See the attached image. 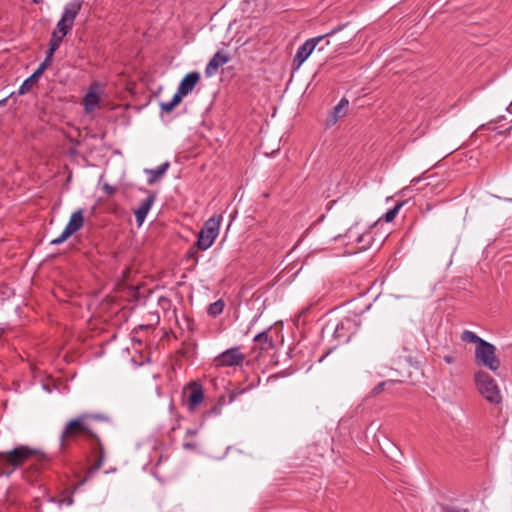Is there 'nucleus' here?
<instances>
[{"label":"nucleus","mask_w":512,"mask_h":512,"mask_svg":"<svg viewBox=\"0 0 512 512\" xmlns=\"http://www.w3.org/2000/svg\"><path fill=\"white\" fill-rule=\"evenodd\" d=\"M105 419L104 416L99 414L81 413L65 424L60 435L62 446L76 440H84L88 443L92 461L88 469L89 475L98 471L102 467L105 459L104 446L95 428L96 422Z\"/></svg>","instance_id":"1"},{"label":"nucleus","mask_w":512,"mask_h":512,"mask_svg":"<svg viewBox=\"0 0 512 512\" xmlns=\"http://www.w3.org/2000/svg\"><path fill=\"white\" fill-rule=\"evenodd\" d=\"M38 451L25 445L12 450L0 452V476L9 477L18 468L34 456Z\"/></svg>","instance_id":"2"},{"label":"nucleus","mask_w":512,"mask_h":512,"mask_svg":"<svg viewBox=\"0 0 512 512\" xmlns=\"http://www.w3.org/2000/svg\"><path fill=\"white\" fill-rule=\"evenodd\" d=\"M475 386L481 396L489 403L499 405L502 395L496 380L487 372L479 370L474 374Z\"/></svg>","instance_id":"3"},{"label":"nucleus","mask_w":512,"mask_h":512,"mask_svg":"<svg viewBox=\"0 0 512 512\" xmlns=\"http://www.w3.org/2000/svg\"><path fill=\"white\" fill-rule=\"evenodd\" d=\"M475 362L479 366H483L494 373H496L501 366V361L496 355V347L487 341H482L480 346H476Z\"/></svg>","instance_id":"4"},{"label":"nucleus","mask_w":512,"mask_h":512,"mask_svg":"<svg viewBox=\"0 0 512 512\" xmlns=\"http://www.w3.org/2000/svg\"><path fill=\"white\" fill-rule=\"evenodd\" d=\"M221 222V215H214L205 221L202 229L199 231L198 240L196 242V245L199 249L207 250L213 245L219 234Z\"/></svg>","instance_id":"5"},{"label":"nucleus","mask_w":512,"mask_h":512,"mask_svg":"<svg viewBox=\"0 0 512 512\" xmlns=\"http://www.w3.org/2000/svg\"><path fill=\"white\" fill-rule=\"evenodd\" d=\"M342 29V26H338L334 29H332L330 32H328L325 35H320L317 37L309 38L307 39L298 49L297 52L292 60V66L294 69H298L312 54V52L315 50L317 45L328 36H332L336 34L338 31Z\"/></svg>","instance_id":"6"},{"label":"nucleus","mask_w":512,"mask_h":512,"mask_svg":"<svg viewBox=\"0 0 512 512\" xmlns=\"http://www.w3.org/2000/svg\"><path fill=\"white\" fill-rule=\"evenodd\" d=\"M245 360L240 347H231L215 357L214 363L216 367H241Z\"/></svg>","instance_id":"7"},{"label":"nucleus","mask_w":512,"mask_h":512,"mask_svg":"<svg viewBox=\"0 0 512 512\" xmlns=\"http://www.w3.org/2000/svg\"><path fill=\"white\" fill-rule=\"evenodd\" d=\"M83 209H78L73 212L69 222L65 226L64 230L57 238L51 241L52 245H59L65 242L71 235L80 230L84 224Z\"/></svg>","instance_id":"8"},{"label":"nucleus","mask_w":512,"mask_h":512,"mask_svg":"<svg viewBox=\"0 0 512 512\" xmlns=\"http://www.w3.org/2000/svg\"><path fill=\"white\" fill-rule=\"evenodd\" d=\"M185 405L189 412H194L204 400V391L197 382L190 383L184 389Z\"/></svg>","instance_id":"9"},{"label":"nucleus","mask_w":512,"mask_h":512,"mask_svg":"<svg viewBox=\"0 0 512 512\" xmlns=\"http://www.w3.org/2000/svg\"><path fill=\"white\" fill-rule=\"evenodd\" d=\"M356 331V323L351 318H344L334 328L333 336L338 344L347 343Z\"/></svg>","instance_id":"10"},{"label":"nucleus","mask_w":512,"mask_h":512,"mask_svg":"<svg viewBox=\"0 0 512 512\" xmlns=\"http://www.w3.org/2000/svg\"><path fill=\"white\" fill-rule=\"evenodd\" d=\"M101 92L100 83L93 82L90 85L89 90L83 100L84 109L87 113L93 112L98 107Z\"/></svg>","instance_id":"11"},{"label":"nucleus","mask_w":512,"mask_h":512,"mask_svg":"<svg viewBox=\"0 0 512 512\" xmlns=\"http://www.w3.org/2000/svg\"><path fill=\"white\" fill-rule=\"evenodd\" d=\"M229 60L230 56L227 53L217 51L206 65L205 75L207 77L214 76L218 72L219 68L228 63Z\"/></svg>","instance_id":"12"},{"label":"nucleus","mask_w":512,"mask_h":512,"mask_svg":"<svg viewBox=\"0 0 512 512\" xmlns=\"http://www.w3.org/2000/svg\"><path fill=\"white\" fill-rule=\"evenodd\" d=\"M199 81L200 74L196 71L190 72L181 80L177 90L180 91L181 94L187 96L194 90Z\"/></svg>","instance_id":"13"},{"label":"nucleus","mask_w":512,"mask_h":512,"mask_svg":"<svg viewBox=\"0 0 512 512\" xmlns=\"http://www.w3.org/2000/svg\"><path fill=\"white\" fill-rule=\"evenodd\" d=\"M82 3L80 0H72L68 2L63 10V14L61 18L63 19V22H70L74 25V21L81 11Z\"/></svg>","instance_id":"14"},{"label":"nucleus","mask_w":512,"mask_h":512,"mask_svg":"<svg viewBox=\"0 0 512 512\" xmlns=\"http://www.w3.org/2000/svg\"><path fill=\"white\" fill-rule=\"evenodd\" d=\"M154 201L155 196L153 194H150L144 200L141 201L139 207L134 211L136 222L138 223L139 226L143 224Z\"/></svg>","instance_id":"15"},{"label":"nucleus","mask_w":512,"mask_h":512,"mask_svg":"<svg viewBox=\"0 0 512 512\" xmlns=\"http://www.w3.org/2000/svg\"><path fill=\"white\" fill-rule=\"evenodd\" d=\"M273 347V341L266 331H263L254 337V349H258L260 352H263L271 350Z\"/></svg>","instance_id":"16"},{"label":"nucleus","mask_w":512,"mask_h":512,"mask_svg":"<svg viewBox=\"0 0 512 512\" xmlns=\"http://www.w3.org/2000/svg\"><path fill=\"white\" fill-rule=\"evenodd\" d=\"M169 166H170L169 162H165L155 169H147L146 173L149 176L148 183L152 184V183L156 182L157 180H159L166 173Z\"/></svg>","instance_id":"17"},{"label":"nucleus","mask_w":512,"mask_h":512,"mask_svg":"<svg viewBox=\"0 0 512 512\" xmlns=\"http://www.w3.org/2000/svg\"><path fill=\"white\" fill-rule=\"evenodd\" d=\"M40 79V76L35 71L30 75L24 82L21 84V86L18 89L19 95H24L28 93L33 86L38 82Z\"/></svg>","instance_id":"18"},{"label":"nucleus","mask_w":512,"mask_h":512,"mask_svg":"<svg viewBox=\"0 0 512 512\" xmlns=\"http://www.w3.org/2000/svg\"><path fill=\"white\" fill-rule=\"evenodd\" d=\"M460 338L463 342L474 343L476 344V346H480V343L482 341H485L484 339L480 338L476 333L470 330H464L461 333Z\"/></svg>","instance_id":"19"},{"label":"nucleus","mask_w":512,"mask_h":512,"mask_svg":"<svg viewBox=\"0 0 512 512\" xmlns=\"http://www.w3.org/2000/svg\"><path fill=\"white\" fill-rule=\"evenodd\" d=\"M64 37L65 36H61V34L53 31L52 35H51V38H50V41H49V48H48L47 52H51V54L54 55L56 50L61 45Z\"/></svg>","instance_id":"20"},{"label":"nucleus","mask_w":512,"mask_h":512,"mask_svg":"<svg viewBox=\"0 0 512 512\" xmlns=\"http://www.w3.org/2000/svg\"><path fill=\"white\" fill-rule=\"evenodd\" d=\"M348 100L345 99V98H342L339 103L334 107V111H333V114H334V119H333V123H335L337 121V119L339 117H342L345 115L346 113V109L348 107Z\"/></svg>","instance_id":"21"},{"label":"nucleus","mask_w":512,"mask_h":512,"mask_svg":"<svg viewBox=\"0 0 512 512\" xmlns=\"http://www.w3.org/2000/svg\"><path fill=\"white\" fill-rule=\"evenodd\" d=\"M404 204V201L398 202L392 209H389L381 219H384L386 222L393 221Z\"/></svg>","instance_id":"22"},{"label":"nucleus","mask_w":512,"mask_h":512,"mask_svg":"<svg viewBox=\"0 0 512 512\" xmlns=\"http://www.w3.org/2000/svg\"><path fill=\"white\" fill-rule=\"evenodd\" d=\"M224 306L225 304L222 300H217L216 302L209 305L207 310L208 314L210 316L216 317L223 312Z\"/></svg>","instance_id":"23"},{"label":"nucleus","mask_w":512,"mask_h":512,"mask_svg":"<svg viewBox=\"0 0 512 512\" xmlns=\"http://www.w3.org/2000/svg\"><path fill=\"white\" fill-rule=\"evenodd\" d=\"M72 27L73 24L70 22H63V19L60 18L54 31L61 34V36H66L71 31Z\"/></svg>","instance_id":"24"},{"label":"nucleus","mask_w":512,"mask_h":512,"mask_svg":"<svg viewBox=\"0 0 512 512\" xmlns=\"http://www.w3.org/2000/svg\"><path fill=\"white\" fill-rule=\"evenodd\" d=\"M53 54L51 52H46V56L44 61L39 65V67L35 70L36 73L41 77L44 71L51 65L53 61Z\"/></svg>","instance_id":"25"},{"label":"nucleus","mask_w":512,"mask_h":512,"mask_svg":"<svg viewBox=\"0 0 512 512\" xmlns=\"http://www.w3.org/2000/svg\"><path fill=\"white\" fill-rule=\"evenodd\" d=\"M182 447L186 451H197L198 450V443L195 440H192L190 438L186 439L184 438V441L182 443Z\"/></svg>","instance_id":"26"},{"label":"nucleus","mask_w":512,"mask_h":512,"mask_svg":"<svg viewBox=\"0 0 512 512\" xmlns=\"http://www.w3.org/2000/svg\"><path fill=\"white\" fill-rule=\"evenodd\" d=\"M62 499L59 500V504H66L68 506L72 505L73 504V496H72V492H70L69 490H65L62 494Z\"/></svg>","instance_id":"27"},{"label":"nucleus","mask_w":512,"mask_h":512,"mask_svg":"<svg viewBox=\"0 0 512 512\" xmlns=\"http://www.w3.org/2000/svg\"><path fill=\"white\" fill-rule=\"evenodd\" d=\"M175 107L176 106L173 104L172 100L160 103L161 111L167 114L171 113Z\"/></svg>","instance_id":"28"},{"label":"nucleus","mask_w":512,"mask_h":512,"mask_svg":"<svg viewBox=\"0 0 512 512\" xmlns=\"http://www.w3.org/2000/svg\"><path fill=\"white\" fill-rule=\"evenodd\" d=\"M443 512H470L468 509L465 508H457L453 506H445L443 507Z\"/></svg>","instance_id":"29"},{"label":"nucleus","mask_w":512,"mask_h":512,"mask_svg":"<svg viewBox=\"0 0 512 512\" xmlns=\"http://www.w3.org/2000/svg\"><path fill=\"white\" fill-rule=\"evenodd\" d=\"M185 97V95L181 94L180 91L177 90V92L172 97V102L175 106L179 105L182 101V98Z\"/></svg>","instance_id":"30"},{"label":"nucleus","mask_w":512,"mask_h":512,"mask_svg":"<svg viewBox=\"0 0 512 512\" xmlns=\"http://www.w3.org/2000/svg\"><path fill=\"white\" fill-rule=\"evenodd\" d=\"M198 435V429H187L186 432H185V436L184 438L188 439H192L194 440V438Z\"/></svg>","instance_id":"31"},{"label":"nucleus","mask_w":512,"mask_h":512,"mask_svg":"<svg viewBox=\"0 0 512 512\" xmlns=\"http://www.w3.org/2000/svg\"><path fill=\"white\" fill-rule=\"evenodd\" d=\"M386 385V382H380L378 385H376L373 390H372V393L374 395H377L379 393H381L383 390H384V386Z\"/></svg>","instance_id":"32"},{"label":"nucleus","mask_w":512,"mask_h":512,"mask_svg":"<svg viewBox=\"0 0 512 512\" xmlns=\"http://www.w3.org/2000/svg\"><path fill=\"white\" fill-rule=\"evenodd\" d=\"M220 411H221V407L215 405L209 411L206 412V415H208V416L211 415V414L217 415V414L220 413Z\"/></svg>","instance_id":"33"},{"label":"nucleus","mask_w":512,"mask_h":512,"mask_svg":"<svg viewBox=\"0 0 512 512\" xmlns=\"http://www.w3.org/2000/svg\"><path fill=\"white\" fill-rule=\"evenodd\" d=\"M443 359L447 364H452L455 362V358L452 355H445Z\"/></svg>","instance_id":"34"},{"label":"nucleus","mask_w":512,"mask_h":512,"mask_svg":"<svg viewBox=\"0 0 512 512\" xmlns=\"http://www.w3.org/2000/svg\"><path fill=\"white\" fill-rule=\"evenodd\" d=\"M366 237L371 238V237H370V234H361V235H359V236L357 237V242H358V243L363 242V241L365 240V238H366Z\"/></svg>","instance_id":"35"},{"label":"nucleus","mask_w":512,"mask_h":512,"mask_svg":"<svg viewBox=\"0 0 512 512\" xmlns=\"http://www.w3.org/2000/svg\"><path fill=\"white\" fill-rule=\"evenodd\" d=\"M105 190L109 193V194H113L115 192V189L111 186H109L108 184H106L104 186Z\"/></svg>","instance_id":"36"},{"label":"nucleus","mask_w":512,"mask_h":512,"mask_svg":"<svg viewBox=\"0 0 512 512\" xmlns=\"http://www.w3.org/2000/svg\"><path fill=\"white\" fill-rule=\"evenodd\" d=\"M6 333V327L5 326H0V339L2 338V336Z\"/></svg>","instance_id":"37"},{"label":"nucleus","mask_w":512,"mask_h":512,"mask_svg":"<svg viewBox=\"0 0 512 512\" xmlns=\"http://www.w3.org/2000/svg\"><path fill=\"white\" fill-rule=\"evenodd\" d=\"M6 103V99L0 101V105H4Z\"/></svg>","instance_id":"38"},{"label":"nucleus","mask_w":512,"mask_h":512,"mask_svg":"<svg viewBox=\"0 0 512 512\" xmlns=\"http://www.w3.org/2000/svg\"><path fill=\"white\" fill-rule=\"evenodd\" d=\"M307 310H308V308L303 309L301 314H304Z\"/></svg>","instance_id":"39"}]
</instances>
